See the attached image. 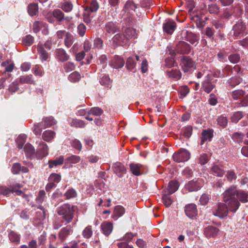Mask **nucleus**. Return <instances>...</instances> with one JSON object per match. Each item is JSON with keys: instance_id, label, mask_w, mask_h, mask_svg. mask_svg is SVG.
Masks as SVG:
<instances>
[{"instance_id": "obj_1", "label": "nucleus", "mask_w": 248, "mask_h": 248, "mask_svg": "<svg viewBox=\"0 0 248 248\" xmlns=\"http://www.w3.org/2000/svg\"><path fill=\"white\" fill-rule=\"evenodd\" d=\"M75 208L74 206H71L69 204H64L58 207L57 210V213L65 221V224H68L72 222L75 214Z\"/></svg>"}, {"instance_id": "obj_2", "label": "nucleus", "mask_w": 248, "mask_h": 248, "mask_svg": "<svg viewBox=\"0 0 248 248\" xmlns=\"http://www.w3.org/2000/svg\"><path fill=\"white\" fill-rule=\"evenodd\" d=\"M21 185L19 184H16L13 185H10L8 187L4 186H0V194L3 196H8L11 193H16L17 195L24 196L25 194L23 191L19 189L21 188Z\"/></svg>"}, {"instance_id": "obj_3", "label": "nucleus", "mask_w": 248, "mask_h": 248, "mask_svg": "<svg viewBox=\"0 0 248 248\" xmlns=\"http://www.w3.org/2000/svg\"><path fill=\"white\" fill-rule=\"evenodd\" d=\"M172 157L174 161L176 162H184L190 159V154L186 149L181 148L173 154Z\"/></svg>"}, {"instance_id": "obj_4", "label": "nucleus", "mask_w": 248, "mask_h": 248, "mask_svg": "<svg viewBox=\"0 0 248 248\" xmlns=\"http://www.w3.org/2000/svg\"><path fill=\"white\" fill-rule=\"evenodd\" d=\"M232 31L233 34L235 37L241 38L246 32V25L243 21L239 20L233 26Z\"/></svg>"}, {"instance_id": "obj_5", "label": "nucleus", "mask_w": 248, "mask_h": 248, "mask_svg": "<svg viewBox=\"0 0 248 248\" xmlns=\"http://www.w3.org/2000/svg\"><path fill=\"white\" fill-rule=\"evenodd\" d=\"M216 84L208 75L206 78L202 83L201 90L207 93H210L215 88Z\"/></svg>"}, {"instance_id": "obj_6", "label": "nucleus", "mask_w": 248, "mask_h": 248, "mask_svg": "<svg viewBox=\"0 0 248 248\" xmlns=\"http://www.w3.org/2000/svg\"><path fill=\"white\" fill-rule=\"evenodd\" d=\"M181 64L183 71L186 73L194 67V62L189 57L184 56L181 59Z\"/></svg>"}, {"instance_id": "obj_7", "label": "nucleus", "mask_w": 248, "mask_h": 248, "mask_svg": "<svg viewBox=\"0 0 248 248\" xmlns=\"http://www.w3.org/2000/svg\"><path fill=\"white\" fill-rule=\"evenodd\" d=\"M48 154V147L46 143L40 141L38 145L35 156L38 159H41L46 156Z\"/></svg>"}, {"instance_id": "obj_8", "label": "nucleus", "mask_w": 248, "mask_h": 248, "mask_svg": "<svg viewBox=\"0 0 248 248\" xmlns=\"http://www.w3.org/2000/svg\"><path fill=\"white\" fill-rule=\"evenodd\" d=\"M228 211L226 204L220 202L215 211L213 212V214L220 218H223L228 215Z\"/></svg>"}, {"instance_id": "obj_9", "label": "nucleus", "mask_w": 248, "mask_h": 248, "mask_svg": "<svg viewBox=\"0 0 248 248\" xmlns=\"http://www.w3.org/2000/svg\"><path fill=\"white\" fill-rule=\"evenodd\" d=\"M237 193V190L235 187H230L225 190L223 194L224 202H228L233 199H237L235 198Z\"/></svg>"}, {"instance_id": "obj_10", "label": "nucleus", "mask_w": 248, "mask_h": 248, "mask_svg": "<svg viewBox=\"0 0 248 248\" xmlns=\"http://www.w3.org/2000/svg\"><path fill=\"white\" fill-rule=\"evenodd\" d=\"M185 212L187 217L191 219L195 218L198 214L196 205L193 203L186 205Z\"/></svg>"}, {"instance_id": "obj_11", "label": "nucleus", "mask_w": 248, "mask_h": 248, "mask_svg": "<svg viewBox=\"0 0 248 248\" xmlns=\"http://www.w3.org/2000/svg\"><path fill=\"white\" fill-rule=\"evenodd\" d=\"M72 233V227L70 225H67L61 229L58 233V238L61 242L64 241Z\"/></svg>"}, {"instance_id": "obj_12", "label": "nucleus", "mask_w": 248, "mask_h": 248, "mask_svg": "<svg viewBox=\"0 0 248 248\" xmlns=\"http://www.w3.org/2000/svg\"><path fill=\"white\" fill-rule=\"evenodd\" d=\"M191 50L189 45L184 41L178 43L176 46V51L180 54H189Z\"/></svg>"}, {"instance_id": "obj_13", "label": "nucleus", "mask_w": 248, "mask_h": 248, "mask_svg": "<svg viewBox=\"0 0 248 248\" xmlns=\"http://www.w3.org/2000/svg\"><path fill=\"white\" fill-rule=\"evenodd\" d=\"M112 40L113 43L118 46H124L128 42L126 37H125L124 33L116 34L113 37Z\"/></svg>"}, {"instance_id": "obj_14", "label": "nucleus", "mask_w": 248, "mask_h": 248, "mask_svg": "<svg viewBox=\"0 0 248 248\" xmlns=\"http://www.w3.org/2000/svg\"><path fill=\"white\" fill-rule=\"evenodd\" d=\"M176 27L175 22L169 20L163 24V29L164 31L168 34H171L174 31Z\"/></svg>"}, {"instance_id": "obj_15", "label": "nucleus", "mask_w": 248, "mask_h": 248, "mask_svg": "<svg viewBox=\"0 0 248 248\" xmlns=\"http://www.w3.org/2000/svg\"><path fill=\"white\" fill-rule=\"evenodd\" d=\"M113 171L119 177H122L126 172V168L120 162H116L113 166Z\"/></svg>"}, {"instance_id": "obj_16", "label": "nucleus", "mask_w": 248, "mask_h": 248, "mask_svg": "<svg viewBox=\"0 0 248 248\" xmlns=\"http://www.w3.org/2000/svg\"><path fill=\"white\" fill-rule=\"evenodd\" d=\"M201 187V184L198 180L190 181L185 186L186 188L190 192L198 191Z\"/></svg>"}, {"instance_id": "obj_17", "label": "nucleus", "mask_w": 248, "mask_h": 248, "mask_svg": "<svg viewBox=\"0 0 248 248\" xmlns=\"http://www.w3.org/2000/svg\"><path fill=\"white\" fill-rule=\"evenodd\" d=\"M218 232V229L212 226H208L204 229V234L208 238L215 237Z\"/></svg>"}, {"instance_id": "obj_18", "label": "nucleus", "mask_w": 248, "mask_h": 248, "mask_svg": "<svg viewBox=\"0 0 248 248\" xmlns=\"http://www.w3.org/2000/svg\"><path fill=\"white\" fill-rule=\"evenodd\" d=\"M225 202L227 204V207L228 210L232 212H235L240 206V203L237 199Z\"/></svg>"}, {"instance_id": "obj_19", "label": "nucleus", "mask_w": 248, "mask_h": 248, "mask_svg": "<svg viewBox=\"0 0 248 248\" xmlns=\"http://www.w3.org/2000/svg\"><path fill=\"white\" fill-rule=\"evenodd\" d=\"M124 64V61L123 58L119 56H115L111 62V66L114 68L118 69L122 68Z\"/></svg>"}, {"instance_id": "obj_20", "label": "nucleus", "mask_w": 248, "mask_h": 248, "mask_svg": "<svg viewBox=\"0 0 248 248\" xmlns=\"http://www.w3.org/2000/svg\"><path fill=\"white\" fill-rule=\"evenodd\" d=\"M211 171L212 173L214 174L218 177H222L225 173V170L222 169L221 166L213 163L211 168Z\"/></svg>"}, {"instance_id": "obj_21", "label": "nucleus", "mask_w": 248, "mask_h": 248, "mask_svg": "<svg viewBox=\"0 0 248 248\" xmlns=\"http://www.w3.org/2000/svg\"><path fill=\"white\" fill-rule=\"evenodd\" d=\"M55 52L57 58L59 61L61 62H65L68 60L69 56L63 49H57Z\"/></svg>"}, {"instance_id": "obj_22", "label": "nucleus", "mask_w": 248, "mask_h": 248, "mask_svg": "<svg viewBox=\"0 0 248 248\" xmlns=\"http://www.w3.org/2000/svg\"><path fill=\"white\" fill-rule=\"evenodd\" d=\"M52 15L58 22H61L66 19V18L64 16V13L59 9H54L52 13Z\"/></svg>"}, {"instance_id": "obj_23", "label": "nucleus", "mask_w": 248, "mask_h": 248, "mask_svg": "<svg viewBox=\"0 0 248 248\" xmlns=\"http://www.w3.org/2000/svg\"><path fill=\"white\" fill-rule=\"evenodd\" d=\"M37 51L41 60L42 61H46L48 58L49 55L41 44H39L37 45Z\"/></svg>"}, {"instance_id": "obj_24", "label": "nucleus", "mask_w": 248, "mask_h": 248, "mask_svg": "<svg viewBox=\"0 0 248 248\" xmlns=\"http://www.w3.org/2000/svg\"><path fill=\"white\" fill-rule=\"evenodd\" d=\"M101 228L103 233L106 235H108L112 231L113 224L109 222H105L101 224Z\"/></svg>"}, {"instance_id": "obj_25", "label": "nucleus", "mask_w": 248, "mask_h": 248, "mask_svg": "<svg viewBox=\"0 0 248 248\" xmlns=\"http://www.w3.org/2000/svg\"><path fill=\"white\" fill-rule=\"evenodd\" d=\"M179 186V185L178 182L173 181H170L169 182L168 188L165 192L168 194H171L178 189Z\"/></svg>"}, {"instance_id": "obj_26", "label": "nucleus", "mask_w": 248, "mask_h": 248, "mask_svg": "<svg viewBox=\"0 0 248 248\" xmlns=\"http://www.w3.org/2000/svg\"><path fill=\"white\" fill-rule=\"evenodd\" d=\"M24 149L28 157L32 158L35 155V149L31 144L27 143L25 144Z\"/></svg>"}, {"instance_id": "obj_27", "label": "nucleus", "mask_w": 248, "mask_h": 248, "mask_svg": "<svg viewBox=\"0 0 248 248\" xmlns=\"http://www.w3.org/2000/svg\"><path fill=\"white\" fill-rule=\"evenodd\" d=\"M75 39V36L70 32H67L64 38V44L67 47L72 46Z\"/></svg>"}, {"instance_id": "obj_28", "label": "nucleus", "mask_w": 248, "mask_h": 248, "mask_svg": "<svg viewBox=\"0 0 248 248\" xmlns=\"http://www.w3.org/2000/svg\"><path fill=\"white\" fill-rule=\"evenodd\" d=\"M105 30L106 32L110 34H112L119 31V28L114 23L112 22H108L105 26Z\"/></svg>"}, {"instance_id": "obj_29", "label": "nucleus", "mask_w": 248, "mask_h": 248, "mask_svg": "<svg viewBox=\"0 0 248 248\" xmlns=\"http://www.w3.org/2000/svg\"><path fill=\"white\" fill-rule=\"evenodd\" d=\"M55 135L56 133L53 131L46 130L43 133L42 139L46 141L49 142L54 139Z\"/></svg>"}, {"instance_id": "obj_30", "label": "nucleus", "mask_w": 248, "mask_h": 248, "mask_svg": "<svg viewBox=\"0 0 248 248\" xmlns=\"http://www.w3.org/2000/svg\"><path fill=\"white\" fill-rule=\"evenodd\" d=\"M9 239L11 242L14 243L16 244L19 243L20 241V235L16 232L11 231L8 234Z\"/></svg>"}, {"instance_id": "obj_31", "label": "nucleus", "mask_w": 248, "mask_h": 248, "mask_svg": "<svg viewBox=\"0 0 248 248\" xmlns=\"http://www.w3.org/2000/svg\"><path fill=\"white\" fill-rule=\"evenodd\" d=\"M42 123H44V128L49 127L56 124V121L52 116L45 117Z\"/></svg>"}, {"instance_id": "obj_32", "label": "nucleus", "mask_w": 248, "mask_h": 248, "mask_svg": "<svg viewBox=\"0 0 248 248\" xmlns=\"http://www.w3.org/2000/svg\"><path fill=\"white\" fill-rule=\"evenodd\" d=\"M31 75L22 76L19 78V81L21 84H34Z\"/></svg>"}, {"instance_id": "obj_33", "label": "nucleus", "mask_w": 248, "mask_h": 248, "mask_svg": "<svg viewBox=\"0 0 248 248\" xmlns=\"http://www.w3.org/2000/svg\"><path fill=\"white\" fill-rule=\"evenodd\" d=\"M166 74L169 78L176 79H179L181 78V73L179 70L172 69L171 70H167Z\"/></svg>"}, {"instance_id": "obj_34", "label": "nucleus", "mask_w": 248, "mask_h": 248, "mask_svg": "<svg viewBox=\"0 0 248 248\" xmlns=\"http://www.w3.org/2000/svg\"><path fill=\"white\" fill-rule=\"evenodd\" d=\"M124 33L126 37L127 40H128L131 38H135L137 36L136 31L135 29L131 28H128L125 30Z\"/></svg>"}, {"instance_id": "obj_35", "label": "nucleus", "mask_w": 248, "mask_h": 248, "mask_svg": "<svg viewBox=\"0 0 248 248\" xmlns=\"http://www.w3.org/2000/svg\"><path fill=\"white\" fill-rule=\"evenodd\" d=\"M64 161V157L63 156H60L59 157L54 160H50L48 161V166L50 168L54 167H57L58 165H62Z\"/></svg>"}, {"instance_id": "obj_36", "label": "nucleus", "mask_w": 248, "mask_h": 248, "mask_svg": "<svg viewBox=\"0 0 248 248\" xmlns=\"http://www.w3.org/2000/svg\"><path fill=\"white\" fill-rule=\"evenodd\" d=\"M28 12L31 16L36 15L38 12V4L35 3H30L28 7Z\"/></svg>"}, {"instance_id": "obj_37", "label": "nucleus", "mask_w": 248, "mask_h": 248, "mask_svg": "<svg viewBox=\"0 0 248 248\" xmlns=\"http://www.w3.org/2000/svg\"><path fill=\"white\" fill-rule=\"evenodd\" d=\"M112 80H110L109 77L104 75L102 76L100 79V84L106 88H111Z\"/></svg>"}, {"instance_id": "obj_38", "label": "nucleus", "mask_w": 248, "mask_h": 248, "mask_svg": "<svg viewBox=\"0 0 248 248\" xmlns=\"http://www.w3.org/2000/svg\"><path fill=\"white\" fill-rule=\"evenodd\" d=\"M242 81V79L239 77H233L230 78L227 83L232 87H234Z\"/></svg>"}, {"instance_id": "obj_39", "label": "nucleus", "mask_w": 248, "mask_h": 248, "mask_svg": "<svg viewBox=\"0 0 248 248\" xmlns=\"http://www.w3.org/2000/svg\"><path fill=\"white\" fill-rule=\"evenodd\" d=\"M125 213V209L121 205L115 206L113 211V215L117 217H122Z\"/></svg>"}, {"instance_id": "obj_40", "label": "nucleus", "mask_w": 248, "mask_h": 248, "mask_svg": "<svg viewBox=\"0 0 248 248\" xmlns=\"http://www.w3.org/2000/svg\"><path fill=\"white\" fill-rule=\"evenodd\" d=\"M245 93V91L243 90H236L231 93V96L234 100H238L240 99Z\"/></svg>"}, {"instance_id": "obj_41", "label": "nucleus", "mask_w": 248, "mask_h": 248, "mask_svg": "<svg viewBox=\"0 0 248 248\" xmlns=\"http://www.w3.org/2000/svg\"><path fill=\"white\" fill-rule=\"evenodd\" d=\"M60 7L64 12L68 13L72 10L73 5L71 1H65L63 3H61V6Z\"/></svg>"}, {"instance_id": "obj_42", "label": "nucleus", "mask_w": 248, "mask_h": 248, "mask_svg": "<svg viewBox=\"0 0 248 248\" xmlns=\"http://www.w3.org/2000/svg\"><path fill=\"white\" fill-rule=\"evenodd\" d=\"M141 166L140 164H131L130 165V169L134 175L139 176L140 174V168Z\"/></svg>"}, {"instance_id": "obj_43", "label": "nucleus", "mask_w": 248, "mask_h": 248, "mask_svg": "<svg viewBox=\"0 0 248 248\" xmlns=\"http://www.w3.org/2000/svg\"><path fill=\"white\" fill-rule=\"evenodd\" d=\"M214 130L212 129L204 130L202 132L203 140H211L213 137Z\"/></svg>"}, {"instance_id": "obj_44", "label": "nucleus", "mask_w": 248, "mask_h": 248, "mask_svg": "<svg viewBox=\"0 0 248 248\" xmlns=\"http://www.w3.org/2000/svg\"><path fill=\"white\" fill-rule=\"evenodd\" d=\"M99 8V5L96 0H92L89 6H86L85 10L87 11L90 10L92 12H96Z\"/></svg>"}, {"instance_id": "obj_45", "label": "nucleus", "mask_w": 248, "mask_h": 248, "mask_svg": "<svg viewBox=\"0 0 248 248\" xmlns=\"http://www.w3.org/2000/svg\"><path fill=\"white\" fill-rule=\"evenodd\" d=\"M228 60L232 63H237L240 60V56L238 53H232L228 56Z\"/></svg>"}, {"instance_id": "obj_46", "label": "nucleus", "mask_w": 248, "mask_h": 248, "mask_svg": "<svg viewBox=\"0 0 248 248\" xmlns=\"http://www.w3.org/2000/svg\"><path fill=\"white\" fill-rule=\"evenodd\" d=\"M236 196L237 199L242 202H248V195L245 191H240L237 193Z\"/></svg>"}, {"instance_id": "obj_47", "label": "nucleus", "mask_w": 248, "mask_h": 248, "mask_svg": "<svg viewBox=\"0 0 248 248\" xmlns=\"http://www.w3.org/2000/svg\"><path fill=\"white\" fill-rule=\"evenodd\" d=\"M170 195L165 193L162 196L163 203L167 207L170 206L172 203V200Z\"/></svg>"}, {"instance_id": "obj_48", "label": "nucleus", "mask_w": 248, "mask_h": 248, "mask_svg": "<svg viewBox=\"0 0 248 248\" xmlns=\"http://www.w3.org/2000/svg\"><path fill=\"white\" fill-rule=\"evenodd\" d=\"M243 117L242 111L235 112L231 118V121L233 123H237Z\"/></svg>"}, {"instance_id": "obj_49", "label": "nucleus", "mask_w": 248, "mask_h": 248, "mask_svg": "<svg viewBox=\"0 0 248 248\" xmlns=\"http://www.w3.org/2000/svg\"><path fill=\"white\" fill-rule=\"evenodd\" d=\"M208 10L210 14H217L219 12L220 7L217 4H211L208 5Z\"/></svg>"}, {"instance_id": "obj_50", "label": "nucleus", "mask_w": 248, "mask_h": 248, "mask_svg": "<svg viewBox=\"0 0 248 248\" xmlns=\"http://www.w3.org/2000/svg\"><path fill=\"white\" fill-rule=\"evenodd\" d=\"M61 175L57 174V173H53L51 174L48 178L49 182H51L54 184H55V183H59L60 181H61Z\"/></svg>"}, {"instance_id": "obj_51", "label": "nucleus", "mask_w": 248, "mask_h": 248, "mask_svg": "<svg viewBox=\"0 0 248 248\" xmlns=\"http://www.w3.org/2000/svg\"><path fill=\"white\" fill-rule=\"evenodd\" d=\"M186 40L189 42L191 44H194L197 41V36L192 32H187L186 36Z\"/></svg>"}, {"instance_id": "obj_52", "label": "nucleus", "mask_w": 248, "mask_h": 248, "mask_svg": "<svg viewBox=\"0 0 248 248\" xmlns=\"http://www.w3.org/2000/svg\"><path fill=\"white\" fill-rule=\"evenodd\" d=\"M40 209L41 211L36 212V217L39 220H43L46 217V211L43 207L40 206Z\"/></svg>"}, {"instance_id": "obj_53", "label": "nucleus", "mask_w": 248, "mask_h": 248, "mask_svg": "<svg viewBox=\"0 0 248 248\" xmlns=\"http://www.w3.org/2000/svg\"><path fill=\"white\" fill-rule=\"evenodd\" d=\"M80 78V75L77 71L73 72L69 76V79L73 82L78 81Z\"/></svg>"}, {"instance_id": "obj_54", "label": "nucleus", "mask_w": 248, "mask_h": 248, "mask_svg": "<svg viewBox=\"0 0 248 248\" xmlns=\"http://www.w3.org/2000/svg\"><path fill=\"white\" fill-rule=\"evenodd\" d=\"M217 124L222 127H225L228 124V119L226 117L220 116L217 119Z\"/></svg>"}, {"instance_id": "obj_55", "label": "nucleus", "mask_w": 248, "mask_h": 248, "mask_svg": "<svg viewBox=\"0 0 248 248\" xmlns=\"http://www.w3.org/2000/svg\"><path fill=\"white\" fill-rule=\"evenodd\" d=\"M136 66V62L132 58L129 57L126 62V66L128 70H133Z\"/></svg>"}, {"instance_id": "obj_56", "label": "nucleus", "mask_w": 248, "mask_h": 248, "mask_svg": "<svg viewBox=\"0 0 248 248\" xmlns=\"http://www.w3.org/2000/svg\"><path fill=\"white\" fill-rule=\"evenodd\" d=\"M103 113V110L98 107L92 108L89 112V114L95 116H100Z\"/></svg>"}, {"instance_id": "obj_57", "label": "nucleus", "mask_w": 248, "mask_h": 248, "mask_svg": "<svg viewBox=\"0 0 248 248\" xmlns=\"http://www.w3.org/2000/svg\"><path fill=\"white\" fill-rule=\"evenodd\" d=\"M93 234V231L91 226H87L82 232V235L85 238H90Z\"/></svg>"}, {"instance_id": "obj_58", "label": "nucleus", "mask_w": 248, "mask_h": 248, "mask_svg": "<svg viewBox=\"0 0 248 248\" xmlns=\"http://www.w3.org/2000/svg\"><path fill=\"white\" fill-rule=\"evenodd\" d=\"M71 125L76 127H84L85 125V123L82 120H73L71 123Z\"/></svg>"}, {"instance_id": "obj_59", "label": "nucleus", "mask_w": 248, "mask_h": 248, "mask_svg": "<svg viewBox=\"0 0 248 248\" xmlns=\"http://www.w3.org/2000/svg\"><path fill=\"white\" fill-rule=\"evenodd\" d=\"M244 136V134L242 133L235 132L232 134V138L234 140L239 142L242 141Z\"/></svg>"}, {"instance_id": "obj_60", "label": "nucleus", "mask_w": 248, "mask_h": 248, "mask_svg": "<svg viewBox=\"0 0 248 248\" xmlns=\"http://www.w3.org/2000/svg\"><path fill=\"white\" fill-rule=\"evenodd\" d=\"M77 196V192L75 189L71 188L68 189L64 194L66 199L74 198Z\"/></svg>"}, {"instance_id": "obj_61", "label": "nucleus", "mask_w": 248, "mask_h": 248, "mask_svg": "<svg viewBox=\"0 0 248 248\" xmlns=\"http://www.w3.org/2000/svg\"><path fill=\"white\" fill-rule=\"evenodd\" d=\"M20 169H21V164L19 163H15L12 167L11 171L14 174H17L19 173Z\"/></svg>"}, {"instance_id": "obj_62", "label": "nucleus", "mask_w": 248, "mask_h": 248, "mask_svg": "<svg viewBox=\"0 0 248 248\" xmlns=\"http://www.w3.org/2000/svg\"><path fill=\"white\" fill-rule=\"evenodd\" d=\"M33 37L31 35H27L23 39V43L26 46H31L33 43Z\"/></svg>"}, {"instance_id": "obj_63", "label": "nucleus", "mask_w": 248, "mask_h": 248, "mask_svg": "<svg viewBox=\"0 0 248 248\" xmlns=\"http://www.w3.org/2000/svg\"><path fill=\"white\" fill-rule=\"evenodd\" d=\"M205 34L209 39L212 40L214 38V30L212 28L207 27L205 29Z\"/></svg>"}, {"instance_id": "obj_64", "label": "nucleus", "mask_w": 248, "mask_h": 248, "mask_svg": "<svg viewBox=\"0 0 248 248\" xmlns=\"http://www.w3.org/2000/svg\"><path fill=\"white\" fill-rule=\"evenodd\" d=\"M46 197V192L44 190H40L38 194V196L36 199V201L37 203H42L44 202Z\"/></svg>"}]
</instances>
